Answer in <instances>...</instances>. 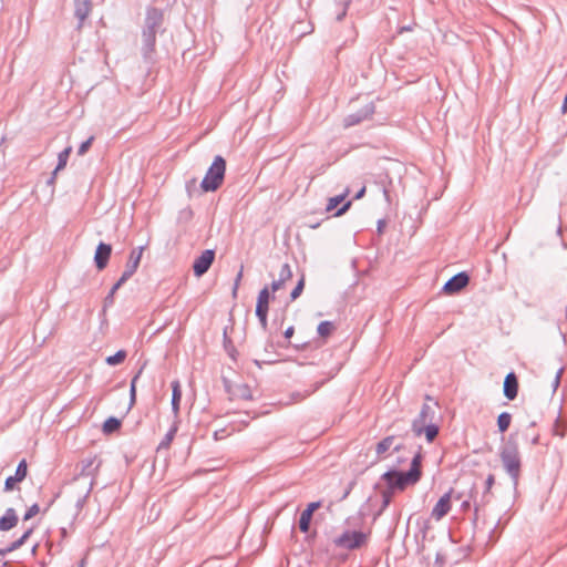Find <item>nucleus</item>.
<instances>
[{"label":"nucleus","mask_w":567,"mask_h":567,"mask_svg":"<svg viewBox=\"0 0 567 567\" xmlns=\"http://www.w3.org/2000/svg\"><path fill=\"white\" fill-rule=\"evenodd\" d=\"M422 454L419 451L412 458L410 470L401 472L398 470H390L382 474L381 481L390 488L396 492L404 491L409 485L416 484L422 477Z\"/></svg>","instance_id":"1"},{"label":"nucleus","mask_w":567,"mask_h":567,"mask_svg":"<svg viewBox=\"0 0 567 567\" xmlns=\"http://www.w3.org/2000/svg\"><path fill=\"white\" fill-rule=\"evenodd\" d=\"M499 457L505 472L509 475L514 487H516L522 473V457L518 444L512 436L501 447Z\"/></svg>","instance_id":"2"},{"label":"nucleus","mask_w":567,"mask_h":567,"mask_svg":"<svg viewBox=\"0 0 567 567\" xmlns=\"http://www.w3.org/2000/svg\"><path fill=\"white\" fill-rule=\"evenodd\" d=\"M225 172L226 161L217 155L200 183L202 190L205 193L217 190L224 182Z\"/></svg>","instance_id":"3"},{"label":"nucleus","mask_w":567,"mask_h":567,"mask_svg":"<svg viewBox=\"0 0 567 567\" xmlns=\"http://www.w3.org/2000/svg\"><path fill=\"white\" fill-rule=\"evenodd\" d=\"M425 400L432 402V404L424 403L419 415L413 420L412 431L415 436H420V426L434 423L435 420V409L439 406V403L433 401L430 395H426Z\"/></svg>","instance_id":"4"},{"label":"nucleus","mask_w":567,"mask_h":567,"mask_svg":"<svg viewBox=\"0 0 567 567\" xmlns=\"http://www.w3.org/2000/svg\"><path fill=\"white\" fill-rule=\"evenodd\" d=\"M367 539V535L358 530H347L337 537L333 543L337 547L353 550L360 548Z\"/></svg>","instance_id":"5"},{"label":"nucleus","mask_w":567,"mask_h":567,"mask_svg":"<svg viewBox=\"0 0 567 567\" xmlns=\"http://www.w3.org/2000/svg\"><path fill=\"white\" fill-rule=\"evenodd\" d=\"M404 449L402 440L395 435L382 439L375 445L377 461L386 458L392 452H400Z\"/></svg>","instance_id":"6"},{"label":"nucleus","mask_w":567,"mask_h":567,"mask_svg":"<svg viewBox=\"0 0 567 567\" xmlns=\"http://www.w3.org/2000/svg\"><path fill=\"white\" fill-rule=\"evenodd\" d=\"M164 22V13L161 9L150 7L146 10L142 33L156 35Z\"/></svg>","instance_id":"7"},{"label":"nucleus","mask_w":567,"mask_h":567,"mask_svg":"<svg viewBox=\"0 0 567 567\" xmlns=\"http://www.w3.org/2000/svg\"><path fill=\"white\" fill-rule=\"evenodd\" d=\"M143 254V248L140 247L138 249H133L128 261L125 266V270L123 271L120 279L116 281V284L113 286V290L120 289L137 270L141 258Z\"/></svg>","instance_id":"8"},{"label":"nucleus","mask_w":567,"mask_h":567,"mask_svg":"<svg viewBox=\"0 0 567 567\" xmlns=\"http://www.w3.org/2000/svg\"><path fill=\"white\" fill-rule=\"evenodd\" d=\"M101 462L96 460L95 456L87 457L82 460L78 466V474L75 476V481H80L81 478H90V481L94 482V477L99 471Z\"/></svg>","instance_id":"9"},{"label":"nucleus","mask_w":567,"mask_h":567,"mask_svg":"<svg viewBox=\"0 0 567 567\" xmlns=\"http://www.w3.org/2000/svg\"><path fill=\"white\" fill-rule=\"evenodd\" d=\"M373 113H374V104L372 102H369V103L364 104V106L362 109H360L359 111L347 115L343 120V125H344V127H351V126L358 125L361 122L370 118Z\"/></svg>","instance_id":"10"},{"label":"nucleus","mask_w":567,"mask_h":567,"mask_svg":"<svg viewBox=\"0 0 567 567\" xmlns=\"http://www.w3.org/2000/svg\"><path fill=\"white\" fill-rule=\"evenodd\" d=\"M215 260V251L213 249L204 250L200 256H198L193 264L194 275L196 277H202L205 275Z\"/></svg>","instance_id":"11"},{"label":"nucleus","mask_w":567,"mask_h":567,"mask_svg":"<svg viewBox=\"0 0 567 567\" xmlns=\"http://www.w3.org/2000/svg\"><path fill=\"white\" fill-rule=\"evenodd\" d=\"M470 282V277L466 272L462 271L450 278L443 286V291L446 295H455L464 289Z\"/></svg>","instance_id":"12"},{"label":"nucleus","mask_w":567,"mask_h":567,"mask_svg":"<svg viewBox=\"0 0 567 567\" xmlns=\"http://www.w3.org/2000/svg\"><path fill=\"white\" fill-rule=\"evenodd\" d=\"M494 484H495V476L493 474H489L485 481V491L480 501L473 495V488L471 489L470 497L473 499L475 516H477V513L481 507L485 506L486 504H488L491 502V497H492L491 489Z\"/></svg>","instance_id":"13"},{"label":"nucleus","mask_w":567,"mask_h":567,"mask_svg":"<svg viewBox=\"0 0 567 567\" xmlns=\"http://www.w3.org/2000/svg\"><path fill=\"white\" fill-rule=\"evenodd\" d=\"M28 474V464L25 460L20 461L17 466L16 473L12 476L7 477L4 482V492H10L14 488L17 483L22 482Z\"/></svg>","instance_id":"14"},{"label":"nucleus","mask_w":567,"mask_h":567,"mask_svg":"<svg viewBox=\"0 0 567 567\" xmlns=\"http://www.w3.org/2000/svg\"><path fill=\"white\" fill-rule=\"evenodd\" d=\"M112 254V246L101 241L95 250L94 262L99 270H103L107 264Z\"/></svg>","instance_id":"15"},{"label":"nucleus","mask_w":567,"mask_h":567,"mask_svg":"<svg viewBox=\"0 0 567 567\" xmlns=\"http://www.w3.org/2000/svg\"><path fill=\"white\" fill-rule=\"evenodd\" d=\"M451 497H452V491L445 493L435 504V506L432 509L431 516L435 520L442 519L444 516H446L451 509Z\"/></svg>","instance_id":"16"},{"label":"nucleus","mask_w":567,"mask_h":567,"mask_svg":"<svg viewBox=\"0 0 567 567\" xmlns=\"http://www.w3.org/2000/svg\"><path fill=\"white\" fill-rule=\"evenodd\" d=\"M503 391H504V395L511 401L517 396L518 379L514 372H509L505 377Z\"/></svg>","instance_id":"17"},{"label":"nucleus","mask_w":567,"mask_h":567,"mask_svg":"<svg viewBox=\"0 0 567 567\" xmlns=\"http://www.w3.org/2000/svg\"><path fill=\"white\" fill-rule=\"evenodd\" d=\"M156 35L142 33V54L146 61H151L155 52Z\"/></svg>","instance_id":"18"},{"label":"nucleus","mask_w":567,"mask_h":567,"mask_svg":"<svg viewBox=\"0 0 567 567\" xmlns=\"http://www.w3.org/2000/svg\"><path fill=\"white\" fill-rule=\"evenodd\" d=\"M90 12H91V0L75 1L74 14L79 19V25H78L79 29L82 27V23L89 17Z\"/></svg>","instance_id":"19"},{"label":"nucleus","mask_w":567,"mask_h":567,"mask_svg":"<svg viewBox=\"0 0 567 567\" xmlns=\"http://www.w3.org/2000/svg\"><path fill=\"white\" fill-rule=\"evenodd\" d=\"M18 524V516L13 508H8L6 514L0 518V530L7 532L16 527Z\"/></svg>","instance_id":"20"},{"label":"nucleus","mask_w":567,"mask_h":567,"mask_svg":"<svg viewBox=\"0 0 567 567\" xmlns=\"http://www.w3.org/2000/svg\"><path fill=\"white\" fill-rule=\"evenodd\" d=\"M228 393L235 399L251 400V390L247 384H235L228 388Z\"/></svg>","instance_id":"21"},{"label":"nucleus","mask_w":567,"mask_h":567,"mask_svg":"<svg viewBox=\"0 0 567 567\" xmlns=\"http://www.w3.org/2000/svg\"><path fill=\"white\" fill-rule=\"evenodd\" d=\"M270 292L268 287L262 288L257 298L256 312H268L269 309Z\"/></svg>","instance_id":"22"},{"label":"nucleus","mask_w":567,"mask_h":567,"mask_svg":"<svg viewBox=\"0 0 567 567\" xmlns=\"http://www.w3.org/2000/svg\"><path fill=\"white\" fill-rule=\"evenodd\" d=\"M172 390H173V393H172V410L175 413V415H177L178 411H179L181 399H182L181 384H179V382L177 380L172 383Z\"/></svg>","instance_id":"23"},{"label":"nucleus","mask_w":567,"mask_h":567,"mask_svg":"<svg viewBox=\"0 0 567 567\" xmlns=\"http://www.w3.org/2000/svg\"><path fill=\"white\" fill-rule=\"evenodd\" d=\"M424 434L427 442H433L439 434V425L430 423L420 426V436Z\"/></svg>","instance_id":"24"},{"label":"nucleus","mask_w":567,"mask_h":567,"mask_svg":"<svg viewBox=\"0 0 567 567\" xmlns=\"http://www.w3.org/2000/svg\"><path fill=\"white\" fill-rule=\"evenodd\" d=\"M348 195H349V188H347L343 194H340V195L334 196V197H330L328 199L326 210L327 212L334 210L346 199V197Z\"/></svg>","instance_id":"25"},{"label":"nucleus","mask_w":567,"mask_h":567,"mask_svg":"<svg viewBox=\"0 0 567 567\" xmlns=\"http://www.w3.org/2000/svg\"><path fill=\"white\" fill-rule=\"evenodd\" d=\"M71 152H72V147L69 146V147L64 148L59 154L58 165H56V167L54 169V175H56L59 171L63 169L66 166V163H68V159H69V156H70Z\"/></svg>","instance_id":"26"},{"label":"nucleus","mask_w":567,"mask_h":567,"mask_svg":"<svg viewBox=\"0 0 567 567\" xmlns=\"http://www.w3.org/2000/svg\"><path fill=\"white\" fill-rule=\"evenodd\" d=\"M511 422L512 415L508 412H502L497 417V426L499 432H506L511 425Z\"/></svg>","instance_id":"27"},{"label":"nucleus","mask_w":567,"mask_h":567,"mask_svg":"<svg viewBox=\"0 0 567 567\" xmlns=\"http://www.w3.org/2000/svg\"><path fill=\"white\" fill-rule=\"evenodd\" d=\"M121 427V421L116 417H109L103 424V432L105 434H111L117 431Z\"/></svg>","instance_id":"28"},{"label":"nucleus","mask_w":567,"mask_h":567,"mask_svg":"<svg viewBox=\"0 0 567 567\" xmlns=\"http://www.w3.org/2000/svg\"><path fill=\"white\" fill-rule=\"evenodd\" d=\"M177 432V425L174 424L171 430L166 433L162 442L159 443L157 450L161 451L163 449H168L171 443L173 442L175 434Z\"/></svg>","instance_id":"29"},{"label":"nucleus","mask_w":567,"mask_h":567,"mask_svg":"<svg viewBox=\"0 0 567 567\" xmlns=\"http://www.w3.org/2000/svg\"><path fill=\"white\" fill-rule=\"evenodd\" d=\"M333 330H334V326L331 321H322L319 323V326L317 328L318 334L322 338L329 337Z\"/></svg>","instance_id":"30"},{"label":"nucleus","mask_w":567,"mask_h":567,"mask_svg":"<svg viewBox=\"0 0 567 567\" xmlns=\"http://www.w3.org/2000/svg\"><path fill=\"white\" fill-rule=\"evenodd\" d=\"M31 534H32V529H28L27 532H24V534L19 539L11 543L7 548H4V551L11 553V551L20 548L25 543V540L30 537Z\"/></svg>","instance_id":"31"},{"label":"nucleus","mask_w":567,"mask_h":567,"mask_svg":"<svg viewBox=\"0 0 567 567\" xmlns=\"http://www.w3.org/2000/svg\"><path fill=\"white\" fill-rule=\"evenodd\" d=\"M126 355V351L118 350L115 354L107 357L105 361L109 365H117L125 360Z\"/></svg>","instance_id":"32"},{"label":"nucleus","mask_w":567,"mask_h":567,"mask_svg":"<svg viewBox=\"0 0 567 567\" xmlns=\"http://www.w3.org/2000/svg\"><path fill=\"white\" fill-rule=\"evenodd\" d=\"M312 515L308 514V512L303 511L299 518V529L302 533H307L310 528Z\"/></svg>","instance_id":"33"},{"label":"nucleus","mask_w":567,"mask_h":567,"mask_svg":"<svg viewBox=\"0 0 567 567\" xmlns=\"http://www.w3.org/2000/svg\"><path fill=\"white\" fill-rule=\"evenodd\" d=\"M143 372V367L138 370V372L133 377L130 386V405L132 406L136 400V381Z\"/></svg>","instance_id":"34"},{"label":"nucleus","mask_w":567,"mask_h":567,"mask_svg":"<svg viewBox=\"0 0 567 567\" xmlns=\"http://www.w3.org/2000/svg\"><path fill=\"white\" fill-rule=\"evenodd\" d=\"M291 277H292V271H291L290 266L288 264L282 265L280 272H279L280 281L286 284L288 280L291 279Z\"/></svg>","instance_id":"35"},{"label":"nucleus","mask_w":567,"mask_h":567,"mask_svg":"<svg viewBox=\"0 0 567 567\" xmlns=\"http://www.w3.org/2000/svg\"><path fill=\"white\" fill-rule=\"evenodd\" d=\"M303 288H305V277L301 276V278L299 279V281L297 282V286L293 288V290L291 291L290 293V298L291 300H296L297 298H299V296L302 293L303 291Z\"/></svg>","instance_id":"36"},{"label":"nucleus","mask_w":567,"mask_h":567,"mask_svg":"<svg viewBox=\"0 0 567 567\" xmlns=\"http://www.w3.org/2000/svg\"><path fill=\"white\" fill-rule=\"evenodd\" d=\"M93 140L94 136H91L85 142H83L78 150V155L83 156L91 147Z\"/></svg>","instance_id":"37"},{"label":"nucleus","mask_w":567,"mask_h":567,"mask_svg":"<svg viewBox=\"0 0 567 567\" xmlns=\"http://www.w3.org/2000/svg\"><path fill=\"white\" fill-rule=\"evenodd\" d=\"M40 512V507L38 504H33L28 511L27 513L24 514V517L23 519L24 520H29L31 519L32 517H34L38 513Z\"/></svg>","instance_id":"38"},{"label":"nucleus","mask_w":567,"mask_h":567,"mask_svg":"<svg viewBox=\"0 0 567 567\" xmlns=\"http://www.w3.org/2000/svg\"><path fill=\"white\" fill-rule=\"evenodd\" d=\"M92 487H93V481H89L87 482V488H86V492H85L84 496L82 498H79L78 502H76V506L78 507L81 508L84 505V502L87 498V496L90 495V493L92 491Z\"/></svg>","instance_id":"39"},{"label":"nucleus","mask_w":567,"mask_h":567,"mask_svg":"<svg viewBox=\"0 0 567 567\" xmlns=\"http://www.w3.org/2000/svg\"><path fill=\"white\" fill-rule=\"evenodd\" d=\"M563 373H564V368H559L555 374V378H554V381L551 384L553 392H555L558 389Z\"/></svg>","instance_id":"40"},{"label":"nucleus","mask_w":567,"mask_h":567,"mask_svg":"<svg viewBox=\"0 0 567 567\" xmlns=\"http://www.w3.org/2000/svg\"><path fill=\"white\" fill-rule=\"evenodd\" d=\"M267 315L268 312H256L257 318L259 319L260 326L264 330L267 329L268 321H267Z\"/></svg>","instance_id":"41"},{"label":"nucleus","mask_w":567,"mask_h":567,"mask_svg":"<svg viewBox=\"0 0 567 567\" xmlns=\"http://www.w3.org/2000/svg\"><path fill=\"white\" fill-rule=\"evenodd\" d=\"M351 205H352V202H351V200L346 202V203H344V204H343V205H342V206L337 210V213L334 214V216H341V215L346 214V213L349 210V208L351 207Z\"/></svg>","instance_id":"42"},{"label":"nucleus","mask_w":567,"mask_h":567,"mask_svg":"<svg viewBox=\"0 0 567 567\" xmlns=\"http://www.w3.org/2000/svg\"><path fill=\"white\" fill-rule=\"evenodd\" d=\"M321 506L320 502H312L308 504L307 508L305 509L308 512V514L313 515V513Z\"/></svg>","instance_id":"43"},{"label":"nucleus","mask_w":567,"mask_h":567,"mask_svg":"<svg viewBox=\"0 0 567 567\" xmlns=\"http://www.w3.org/2000/svg\"><path fill=\"white\" fill-rule=\"evenodd\" d=\"M241 277H243V269H240V271L237 274V277L235 279V284H234V288H233V296L236 297L237 296V290H238V287H239V282L241 280Z\"/></svg>","instance_id":"44"},{"label":"nucleus","mask_w":567,"mask_h":567,"mask_svg":"<svg viewBox=\"0 0 567 567\" xmlns=\"http://www.w3.org/2000/svg\"><path fill=\"white\" fill-rule=\"evenodd\" d=\"M284 285H285V282L280 281L279 278L277 280H274L271 284L272 292L280 290L284 287Z\"/></svg>","instance_id":"45"},{"label":"nucleus","mask_w":567,"mask_h":567,"mask_svg":"<svg viewBox=\"0 0 567 567\" xmlns=\"http://www.w3.org/2000/svg\"><path fill=\"white\" fill-rule=\"evenodd\" d=\"M341 2L343 3V10H342V12H340V13L337 16V20H339V21H340V20H342V19H343V17L346 16V10H347V7H348V4H349L350 0H341Z\"/></svg>","instance_id":"46"},{"label":"nucleus","mask_w":567,"mask_h":567,"mask_svg":"<svg viewBox=\"0 0 567 567\" xmlns=\"http://www.w3.org/2000/svg\"><path fill=\"white\" fill-rule=\"evenodd\" d=\"M395 492V489H392L388 485H385V487L381 489V495H389V497L392 498Z\"/></svg>","instance_id":"47"},{"label":"nucleus","mask_w":567,"mask_h":567,"mask_svg":"<svg viewBox=\"0 0 567 567\" xmlns=\"http://www.w3.org/2000/svg\"><path fill=\"white\" fill-rule=\"evenodd\" d=\"M382 496V507L381 511L385 509L390 503L392 502V498L389 497V495H381Z\"/></svg>","instance_id":"48"},{"label":"nucleus","mask_w":567,"mask_h":567,"mask_svg":"<svg viewBox=\"0 0 567 567\" xmlns=\"http://www.w3.org/2000/svg\"><path fill=\"white\" fill-rule=\"evenodd\" d=\"M295 328L292 326L288 327L284 333L286 339H290L293 336Z\"/></svg>","instance_id":"49"},{"label":"nucleus","mask_w":567,"mask_h":567,"mask_svg":"<svg viewBox=\"0 0 567 567\" xmlns=\"http://www.w3.org/2000/svg\"><path fill=\"white\" fill-rule=\"evenodd\" d=\"M354 482H351L348 486V488L344 491L342 497H341V501L342 499H346L348 497V495L350 494V492L352 491L353 486H354Z\"/></svg>","instance_id":"50"},{"label":"nucleus","mask_w":567,"mask_h":567,"mask_svg":"<svg viewBox=\"0 0 567 567\" xmlns=\"http://www.w3.org/2000/svg\"><path fill=\"white\" fill-rule=\"evenodd\" d=\"M354 482H351L348 486V488L344 491L342 497H341V501L342 499H346L348 497V495L350 494V492L352 491L353 486H354Z\"/></svg>","instance_id":"51"},{"label":"nucleus","mask_w":567,"mask_h":567,"mask_svg":"<svg viewBox=\"0 0 567 567\" xmlns=\"http://www.w3.org/2000/svg\"><path fill=\"white\" fill-rule=\"evenodd\" d=\"M7 554H8V551H4V548L0 549V567L7 565V563L4 561V557Z\"/></svg>","instance_id":"52"},{"label":"nucleus","mask_w":567,"mask_h":567,"mask_svg":"<svg viewBox=\"0 0 567 567\" xmlns=\"http://www.w3.org/2000/svg\"><path fill=\"white\" fill-rule=\"evenodd\" d=\"M365 194V187L363 186L354 196V199H360L364 196Z\"/></svg>","instance_id":"53"},{"label":"nucleus","mask_w":567,"mask_h":567,"mask_svg":"<svg viewBox=\"0 0 567 567\" xmlns=\"http://www.w3.org/2000/svg\"><path fill=\"white\" fill-rule=\"evenodd\" d=\"M115 291L116 290H113V288L111 289L110 293L105 298V302H113V296H114Z\"/></svg>","instance_id":"54"},{"label":"nucleus","mask_w":567,"mask_h":567,"mask_svg":"<svg viewBox=\"0 0 567 567\" xmlns=\"http://www.w3.org/2000/svg\"><path fill=\"white\" fill-rule=\"evenodd\" d=\"M384 226H385V221H384V220H382V219H380V220L378 221V231H379V233H382V231H383Z\"/></svg>","instance_id":"55"},{"label":"nucleus","mask_w":567,"mask_h":567,"mask_svg":"<svg viewBox=\"0 0 567 567\" xmlns=\"http://www.w3.org/2000/svg\"><path fill=\"white\" fill-rule=\"evenodd\" d=\"M561 113L563 114L567 113V93H566V96H565V100H564V103L561 106Z\"/></svg>","instance_id":"56"},{"label":"nucleus","mask_w":567,"mask_h":567,"mask_svg":"<svg viewBox=\"0 0 567 567\" xmlns=\"http://www.w3.org/2000/svg\"><path fill=\"white\" fill-rule=\"evenodd\" d=\"M470 507H471V502L470 501H464L463 504H462V509L463 511H467Z\"/></svg>","instance_id":"57"},{"label":"nucleus","mask_w":567,"mask_h":567,"mask_svg":"<svg viewBox=\"0 0 567 567\" xmlns=\"http://www.w3.org/2000/svg\"><path fill=\"white\" fill-rule=\"evenodd\" d=\"M55 176L56 175H54V172H53L51 178L48 181V184H53L54 179H55Z\"/></svg>","instance_id":"58"},{"label":"nucleus","mask_w":567,"mask_h":567,"mask_svg":"<svg viewBox=\"0 0 567 567\" xmlns=\"http://www.w3.org/2000/svg\"><path fill=\"white\" fill-rule=\"evenodd\" d=\"M439 561H441V555L440 554L436 555V563H439Z\"/></svg>","instance_id":"59"},{"label":"nucleus","mask_w":567,"mask_h":567,"mask_svg":"<svg viewBox=\"0 0 567 567\" xmlns=\"http://www.w3.org/2000/svg\"><path fill=\"white\" fill-rule=\"evenodd\" d=\"M84 564H85V561L83 559V560H81V563H80V565L78 567H84Z\"/></svg>","instance_id":"60"},{"label":"nucleus","mask_w":567,"mask_h":567,"mask_svg":"<svg viewBox=\"0 0 567 567\" xmlns=\"http://www.w3.org/2000/svg\"><path fill=\"white\" fill-rule=\"evenodd\" d=\"M37 547H38L37 545H35V546H33V548H32V553H35Z\"/></svg>","instance_id":"61"},{"label":"nucleus","mask_w":567,"mask_h":567,"mask_svg":"<svg viewBox=\"0 0 567 567\" xmlns=\"http://www.w3.org/2000/svg\"><path fill=\"white\" fill-rule=\"evenodd\" d=\"M384 195H385V197H388V196H389V194H388V190H386V189H384Z\"/></svg>","instance_id":"62"}]
</instances>
